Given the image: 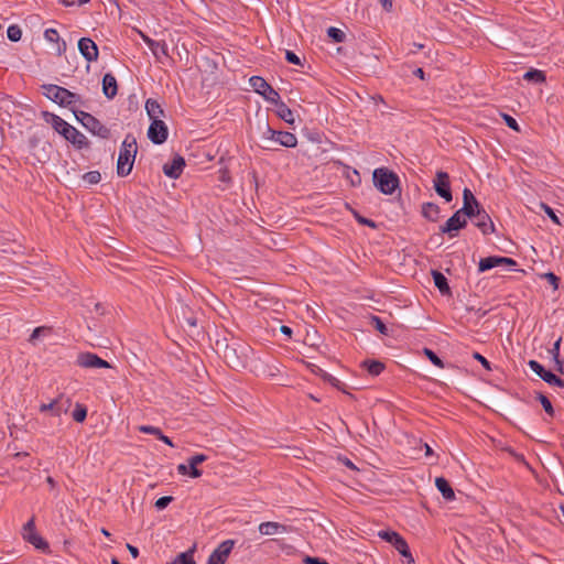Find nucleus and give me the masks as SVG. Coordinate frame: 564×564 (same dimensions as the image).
Here are the masks:
<instances>
[{
	"label": "nucleus",
	"instance_id": "2",
	"mask_svg": "<svg viewBox=\"0 0 564 564\" xmlns=\"http://www.w3.org/2000/svg\"><path fill=\"white\" fill-rule=\"evenodd\" d=\"M138 150L137 140L132 134H127L122 141L117 161V174L120 177L128 176L133 167Z\"/></svg>",
	"mask_w": 564,
	"mask_h": 564
},
{
	"label": "nucleus",
	"instance_id": "39",
	"mask_svg": "<svg viewBox=\"0 0 564 564\" xmlns=\"http://www.w3.org/2000/svg\"><path fill=\"white\" fill-rule=\"evenodd\" d=\"M83 180L88 185H95L101 181V174L99 171H89L83 175Z\"/></svg>",
	"mask_w": 564,
	"mask_h": 564
},
{
	"label": "nucleus",
	"instance_id": "58",
	"mask_svg": "<svg viewBox=\"0 0 564 564\" xmlns=\"http://www.w3.org/2000/svg\"><path fill=\"white\" fill-rule=\"evenodd\" d=\"M176 469L180 475H188L189 476V463L180 464V465H177Z\"/></svg>",
	"mask_w": 564,
	"mask_h": 564
},
{
	"label": "nucleus",
	"instance_id": "34",
	"mask_svg": "<svg viewBox=\"0 0 564 564\" xmlns=\"http://www.w3.org/2000/svg\"><path fill=\"white\" fill-rule=\"evenodd\" d=\"M542 380L545 381L550 386L564 389V380L551 371H547Z\"/></svg>",
	"mask_w": 564,
	"mask_h": 564
},
{
	"label": "nucleus",
	"instance_id": "62",
	"mask_svg": "<svg viewBox=\"0 0 564 564\" xmlns=\"http://www.w3.org/2000/svg\"><path fill=\"white\" fill-rule=\"evenodd\" d=\"M555 361V365H556V370L561 373H564V364L563 361L557 358V360H554Z\"/></svg>",
	"mask_w": 564,
	"mask_h": 564
},
{
	"label": "nucleus",
	"instance_id": "35",
	"mask_svg": "<svg viewBox=\"0 0 564 564\" xmlns=\"http://www.w3.org/2000/svg\"><path fill=\"white\" fill-rule=\"evenodd\" d=\"M327 35L335 42L341 43L346 39V34L338 28L330 26L327 29Z\"/></svg>",
	"mask_w": 564,
	"mask_h": 564
},
{
	"label": "nucleus",
	"instance_id": "24",
	"mask_svg": "<svg viewBox=\"0 0 564 564\" xmlns=\"http://www.w3.org/2000/svg\"><path fill=\"white\" fill-rule=\"evenodd\" d=\"M432 275L434 284L438 289L440 293L442 295H451L452 292L446 276L442 272L436 270L432 271Z\"/></svg>",
	"mask_w": 564,
	"mask_h": 564
},
{
	"label": "nucleus",
	"instance_id": "25",
	"mask_svg": "<svg viewBox=\"0 0 564 564\" xmlns=\"http://www.w3.org/2000/svg\"><path fill=\"white\" fill-rule=\"evenodd\" d=\"M207 460V456L204 454H195L192 457L187 459V463H189V477L192 478H198L202 476L203 471L197 468V465L204 463Z\"/></svg>",
	"mask_w": 564,
	"mask_h": 564
},
{
	"label": "nucleus",
	"instance_id": "3",
	"mask_svg": "<svg viewBox=\"0 0 564 564\" xmlns=\"http://www.w3.org/2000/svg\"><path fill=\"white\" fill-rule=\"evenodd\" d=\"M257 128L263 141H272L285 148H295L297 145V138L294 133L271 128L267 119L263 121L259 120Z\"/></svg>",
	"mask_w": 564,
	"mask_h": 564
},
{
	"label": "nucleus",
	"instance_id": "42",
	"mask_svg": "<svg viewBox=\"0 0 564 564\" xmlns=\"http://www.w3.org/2000/svg\"><path fill=\"white\" fill-rule=\"evenodd\" d=\"M371 324L380 334L388 335V327L379 316L372 315Z\"/></svg>",
	"mask_w": 564,
	"mask_h": 564
},
{
	"label": "nucleus",
	"instance_id": "53",
	"mask_svg": "<svg viewBox=\"0 0 564 564\" xmlns=\"http://www.w3.org/2000/svg\"><path fill=\"white\" fill-rule=\"evenodd\" d=\"M356 220H357L359 224H361V225H366V226H368V227H370V228H377V225H376V223H375L373 220L368 219V218H365V217H362V216H360V215H358V214H356Z\"/></svg>",
	"mask_w": 564,
	"mask_h": 564
},
{
	"label": "nucleus",
	"instance_id": "16",
	"mask_svg": "<svg viewBox=\"0 0 564 564\" xmlns=\"http://www.w3.org/2000/svg\"><path fill=\"white\" fill-rule=\"evenodd\" d=\"M480 207L478 200L469 188L463 191V207L458 210L466 217L473 218L476 210Z\"/></svg>",
	"mask_w": 564,
	"mask_h": 564
},
{
	"label": "nucleus",
	"instance_id": "45",
	"mask_svg": "<svg viewBox=\"0 0 564 564\" xmlns=\"http://www.w3.org/2000/svg\"><path fill=\"white\" fill-rule=\"evenodd\" d=\"M173 501V497L172 496H163L161 498H159L154 506L158 510H163L165 509L171 502Z\"/></svg>",
	"mask_w": 564,
	"mask_h": 564
},
{
	"label": "nucleus",
	"instance_id": "32",
	"mask_svg": "<svg viewBox=\"0 0 564 564\" xmlns=\"http://www.w3.org/2000/svg\"><path fill=\"white\" fill-rule=\"evenodd\" d=\"M394 549L404 557L406 563H414V558L410 552L409 544L404 539H402V541L399 542L398 545L394 546Z\"/></svg>",
	"mask_w": 564,
	"mask_h": 564
},
{
	"label": "nucleus",
	"instance_id": "7",
	"mask_svg": "<svg viewBox=\"0 0 564 564\" xmlns=\"http://www.w3.org/2000/svg\"><path fill=\"white\" fill-rule=\"evenodd\" d=\"M249 84L252 89L262 96L267 101L273 104L280 99L279 93L261 76H251Z\"/></svg>",
	"mask_w": 564,
	"mask_h": 564
},
{
	"label": "nucleus",
	"instance_id": "60",
	"mask_svg": "<svg viewBox=\"0 0 564 564\" xmlns=\"http://www.w3.org/2000/svg\"><path fill=\"white\" fill-rule=\"evenodd\" d=\"M413 75L419 77L420 79L424 80L425 79V72L423 70V68L421 67H417L414 72H413Z\"/></svg>",
	"mask_w": 564,
	"mask_h": 564
},
{
	"label": "nucleus",
	"instance_id": "23",
	"mask_svg": "<svg viewBox=\"0 0 564 564\" xmlns=\"http://www.w3.org/2000/svg\"><path fill=\"white\" fill-rule=\"evenodd\" d=\"M435 486L445 500L452 501L455 499V492L447 479L444 477H437L435 479Z\"/></svg>",
	"mask_w": 564,
	"mask_h": 564
},
{
	"label": "nucleus",
	"instance_id": "52",
	"mask_svg": "<svg viewBox=\"0 0 564 564\" xmlns=\"http://www.w3.org/2000/svg\"><path fill=\"white\" fill-rule=\"evenodd\" d=\"M303 563L304 564H329L319 557H314V556H310V555L304 556Z\"/></svg>",
	"mask_w": 564,
	"mask_h": 564
},
{
	"label": "nucleus",
	"instance_id": "54",
	"mask_svg": "<svg viewBox=\"0 0 564 564\" xmlns=\"http://www.w3.org/2000/svg\"><path fill=\"white\" fill-rule=\"evenodd\" d=\"M561 341H562V338H558L553 347L550 349V352L552 354L553 356V359L554 360H557V358H560V346H561Z\"/></svg>",
	"mask_w": 564,
	"mask_h": 564
},
{
	"label": "nucleus",
	"instance_id": "20",
	"mask_svg": "<svg viewBox=\"0 0 564 564\" xmlns=\"http://www.w3.org/2000/svg\"><path fill=\"white\" fill-rule=\"evenodd\" d=\"M102 93L108 99H112L118 93L117 79L111 73L102 77Z\"/></svg>",
	"mask_w": 564,
	"mask_h": 564
},
{
	"label": "nucleus",
	"instance_id": "56",
	"mask_svg": "<svg viewBox=\"0 0 564 564\" xmlns=\"http://www.w3.org/2000/svg\"><path fill=\"white\" fill-rule=\"evenodd\" d=\"M542 206H543L544 212L552 219V221H554L555 224L558 225L560 220H558L557 216L555 215L554 210L550 206H547L545 204H542Z\"/></svg>",
	"mask_w": 564,
	"mask_h": 564
},
{
	"label": "nucleus",
	"instance_id": "41",
	"mask_svg": "<svg viewBox=\"0 0 564 564\" xmlns=\"http://www.w3.org/2000/svg\"><path fill=\"white\" fill-rule=\"evenodd\" d=\"M138 430L141 433L153 435L156 438L162 436V433H163L160 427H156L153 425H140V426H138Z\"/></svg>",
	"mask_w": 564,
	"mask_h": 564
},
{
	"label": "nucleus",
	"instance_id": "29",
	"mask_svg": "<svg viewBox=\"0 0 564 564\" xmlns=\"http://www.w3.org/2000/svg\"><path fill=\"white\" fill-rule=\"evenodd\" d=\"M523 79L535 84H543L546 80V75L543 70L531 68L524 73Z\"/></svg>",
	"mask_w": 564,
	"mask_h": 564
},
{
	"label": "nucleus",
	"instance_id": "17",
	"mask_svg": "<svg viewBox=\"0 0 564 564\" xmlns=\"http://www.w3.org/2000/svg\"><path fill=\"white\" fill-rule=\"evenodd\" d=\"M140 35L156 59L160 61L162 56L169 55V47L165 41H155L142 32H140Z\"/></svg>",
	"mask_w": 564,
	"mask_h": 564
},
{
	"label": "nucleus",
	"instance_id": "27",
	"mask_svg": "<svg viewBox=\"0 0 564 564\" xmlns=\"http://www.w3.org/2000/svg\"><path fill=\"white\" fill-rule=\"evenodd\" d=\"M441 208L435 203H424L422 205V216L430 221H437L440 218Z\"/></svg>",
	"mask_w": 564,
	"mask_h": 564
},
{
	"label": "nucleus",
	"instance_id": "9",
	"mask_svg": "<svg viewBox=\"0 0 564 564\" xmlns=\"http://www.w3.org/2000/svg\"><path fill=\"white\" fill-rule=\"evenodd\" d=\"M434 189L437 195L449 203L453 199L451 181L447 172L437 171L433 180Z\"/></svg>",
	"mask_w": 564,
	"mask_h": 564
},
{
	"label": "nucleus",
	"instance_id": "49",
	"mask_svg": "<svg viewBox=\"0 0 564 564\" xmlns=\"http://www.w3.org/2000/svg\"><path fill=\"white\" fill-rule=\"evenodd\" d=\"M285 59L290 64L302 65L301 58L293 51L285 52Z\"/></svg>",
	"mask_w": 564,
	"mask_h": 564
},
{
	"label": "nucleus",
	"instance_id": "36",
	"mask_svg": "<svg viewBox=\"0 0 564 564\" xmlns=\"http://www.w3.org/2000/svg\"><path fill=\"white\" fill-rule=\"evenodd\" d=\"M536 399L540 401L545 413L549 414L550 416H554V408H553L551 401L549 400V398L546 395H544L543 393H538Z\"/></svg>",
	"mask_w": 564,
	"mask_h": 564
},
{
	"label": "nucleus",
	"instance_id": "8",
	"mask_svg": "<svg viewBox=\"0 0 564 564\" xmlns=\"http://www.w3.org/2000/svg\"><path fill=\"white\" fill-rule=\"evenodd\" d=\"M23 539L32 544L35 549L47 553L50 552V545L40 535L37 534L35 530V520L32 517L24 525H23Z\"/></svg>",
	"mask_w": 564,
	"mask_h": 564
},
{
	"label": "nucleus",
	"instance_id": "14",
	"mask_svg": "<svg viewBox=\"0 0 564 564\" xmlns=\"http://www.w3.org/2000/svg\"><path fill=\"white\" fill-rule=\"evenodd\" d=\"M78 51L88 63L96 62L98 59V46L90 37H82L78 41Z\"/></svg>",
	"mask_w": 564,
	"mask_h": 564
},
{
	"label": "nucleus",
	"instance_id": "19",
	"mask_svg": "<svg viewBox=\"0 0 564 564\" xmlns=\"http://www.w3.org/2000/svg\"><path fill=\"white\" fill-rule=\"evenodd\" d=\"M44 39L47 42L55 44V52L58 56L63 55L66 52V42L59 37V34L56 29H46L44 31Z\"/></svg>",
	"mask_w": 564,
	"mask_h": 564
},
{
	"label": "nucleus",
	"instance_id": "48",
	"mask_svg": "<svg viewBox=\"0 0 564 564\" xmlns=\"http://www.w3.org/2000/svg\"><path fill=\"white\" fill-rule=\"evenodd\" d=\"M397 532L395 531H391V530H381L378 532V536L389 543L392 542V540L394 539Z\"/></svg>",
	"mask_w": 564,
	"mask_h": 564
},
{
	"label": "nucleus",
	"instance_id": "11",
	"mask_svg": "<svg viewBox=\"0 0 564 564\" xmlns=\"http://www.w3.org/2000/svg\"><path fill=\"white\" fill-rule=\"evenodd\" d=\"M169 129L165 122L160 120H152L148 129V138L154 144H162L167 140Z\"/></svg>",
	"mask_w": 564,
	"mask_h": 564
},
{
	"label": "nucleus",
	"instance_id": "59",
	"mask_svg": "<svg viewBox=\"0 0 564 564\" xmlns=\"http://www.w3.org/2000/svg\"><path fill=\"white\" fill-rule=\"evenodd\" d=\"M127 549L128 551L130 552V554L132 555V557L137 558L139 556V550L138 547L133 546L132 544H127Z\"/></svg>",
	"mask_w": 564,
	"mask_h": 564
},
{
	"label": "nucleus",
	"instance_id": "44",
	"mask_svg": "<svg viewBox=\"0 0 564 564\" xmlns=\"http://www.w3.org/2000/svg\"><path fill=\"white\" fill-rule=\"evenodd\" d=\"M50 332H51L50 327L39 326V327L33 329V332H32V334H31V336L29 338V341L33 344L40 336L45 335V334H47Z\"/></svg>",
	"mask_w": 564,
	"mask_h": 564
},
{
	"label": "nucleus",
	"instance_id": "40",
	"mask_svg": "<svg viewBox=\"0 0 564 564\" xmlns=\"http://www.w3.org/2000/svg\"><path fill=\"white\" fill-rule=\"evenodd\" d=\"M528 366L541 379H543L549 371L536 360H529Z\"/></svg>",
	"mask_w": 564,
	"mask_h": 564
},
{
	"label": "nucleus",
	"instance_id": "50",
	"mask_svg": "<svg viewBox=\"0 0 564 564\" xmlns=\"http://www.w3.org/2000/svg\"><path fill=\"white\" fill-rule=\"evenodd\" d=\"M473 358L475 360L479 361L486 370H489V371L491 370L490 362L481 354L475 351L473 354Z\"/></svg>",
	"mask_w": 564,
	"mask_h": 564
},
{
	"label": "nucleus",
	"instance_id": "63",
	"mask_svg": "<svg viewBox=\"0 0 564 564\" xmlns=\"http://www.w3.org/2000/svg\"><path fill=\"white\" fill-rule=\"evenodd\" d=\"M46 482H47V485L50 486V488H51V489H55V488H56V486H57V482H56V481H55V479H54L53 477H51V476H48V477L46 478Z\"/></svg>",
	"mask_w": 564,
	"mask_h": 564
},
{
	"label": "nucleus",
	"instance_id": "12",
	"mask_svg": "<svg viewBox=\"0 0 564 564\" xmlns=\"http://www.w3.org/2000/svg\"><path fill=\"white\" fill-rule=\"evenodd\" d=\"M466 225V216L457 210L443 226H441L440 230L442 234H447L451 238H454L456 237V231L465 228Z\"/></svg>",
	"mask_w": 564,
	"mask_h": 564
},
{
	"label": "nucleus",
	"instance_id": "38",
	"mask_svg": "<svg viewBox=\"0 0 564 564\" xmlns=\"http://www.w3.org/2000/svg\"><path fill=\"white\" fill-rule=\"evenodd\" d=\"M8 39L12 42H18L22 37V30L19 25L12 24L7 30Z\"/></svg>",
	"mask_w": 564,
	"mask_h": 564
},
{
	"label": "nucleus",
	"instance_id": "4",
	"mask_svg": "<svg viewBox=\"0 0 564 564\" xmlns=\"http://www.w3.org/2000/svg\"><path fill=\"white\" fill-rule=\"evenodd\" d=\"M42 89L43 95L46 98L62 107H70L73 110V106L83 104L82 97L78 94H75L64 87L54 84H44Z\"/></svg>",
	"mask_w": 564,
	"mask_h": 564
},
{
	"label": "nucleus",
	"instance_id": "57",
	"mask_svg": "<svg viewBox=\"0 0 564 564\" xmlns=\"http://www.w3.org/2000/svg\"><path fill=\"white\" fill-rule=\"evenodd\" d=\"M378 1L386 12H391L393 10V1L394 0H378Z\"/></svg>",
	"mask_w": 564,
	"mask_h": 564
},
{
	"label": "nucleus",
	"instance_id": "43",
	"mask_svg": "<svg viewBox=\"0 0 564 564\" xmlns=\"http://www.w3.org/2000/svg\"><path fill=\"white\" fill-rule=\"evenodd\" d=\"M70 399L66 398L65 403L61 402V399H57V404L55 405L54 415L59 416L62 413H66L70 406Z\"/></svg>",
	"mask_w": 564,
	"mask_h": 564
},
{
	"label": "nucleus",
	"instance_id": "37",
	"mask_svg": "<svg viewBox=\"0 0 564 564\" xmlns=\"http://www.w3.org/2000/svg\"><path fill=\"white\" fill-rule=\"evenodd\" d=\"M424 355L426 358L436 367L443 369L445 367L443 360L430 348L423 349Z\"/></svg>",
	"mask_w": 564,
	"mask_h": 564
},
{
	"label": "nucleus",
	"instance_id": "26",
	"mask_svg": "<svg viewBox=\"0 0 564 564\" xmlns=\"http://www.w3.org/2000/svg\"><path fill=\"white\" fill-rule=\"evenodd\" d=\"M276 106V116L285 121L289 124L294 123V115L293 111L288 107V105L279 99L278 102H273Z\"/></svg>",
	"mask_w": 564,
	"mask_h": 564
},
{
	"label": "nucleus",
	"instance_id": "1",
	"mask_svg": "<svg viewBox=\"0 0 564 564\" xmlns=\"http://www.w3.org/2000/svg\"><path fill=\"white\" fill-rule=\"evenodd\" d=\"M42 118L46 123L51 124L58 134L70 142L77 150L89 148L90 143L88 139L79 130L69 124L59 116L50 111H43Z\"/></svg>",
	"mask_w": 564,
	"mask_h": 564
},
{
	"label": "nucleus",
	"instance_id": "31",
	"mask_svg": "<svg viewBox=\"0 0 564 564\" xmlns=\"http://www.w3.org/2000/svg\"><path fill=\"white\" fill-rule=\"evenodd\" d=\"M496 267H498L497 265V256L481 258L478 263V272L482 273V272L491 270Z\"/></svg>",
	"mask_w": 564,
	"mask_h": 564
},
{
	"label": "nucleus",
	"instance_id": "47",
	"mask_svg": "<svg viewBox=\"0 0 564 564\" xmlns=\"http://www.w3.org/2000/svg\"><path fill=\"white\" fill-rule=\"evenodd\" d=\"M544 279L553 286L554 290L558 289L560 278L553 272H547L544 274Z\"/></svg>",
	"mask_w": 564,
	"mask_h": 564
},
{
	"label": "nucleus",
	"instance_id": "51",
	"mask_svg": "<svg viewBox=\"0 0 564 564\" xmlns=\"http://www.w3.org/2000/svg\"><path fill=\"white\" fill-rule=\"evenodd\" d=\"M502 264L508 267H514L517 265V261L513 260L512 258L497 256V265Z\"/></svg>",
	"mask_w": 564,
	"mask_h": 564
},
{
	"label": "nucleus",
	"instance_id": "22",
	"mask_svg": "<svg viewBox=\"0 0 564 564\" xmlns=\"http://www.w3.org/2000/svg\"><path fill=\"white\" fill-rule=\"evenodd\" d=\"M145 110L151 121L160 120L164 117V110L155 99L150 98L145 101Z\"/></svg>",
	"mask_w": 564,
	"mask_h": 564
},
{
	"label": "nucleus",
	"instance_id": "46",
	"mask_svg": "<svg viewBox=\"0 0 564 564\" xmlns=\"http://www.w3.org/2000/svg\"><path fill=\"white\" fill-rule=\"evenodd\" d=\"M502 117H503V120H505L507 127H509L510 129H512L516 132H520L519 123L517 122V120L513 117H511L510 115H507V113H503Z\"/></svg>",
	"mask_w": 564,
	"mask_h": 564
},
{
	"label": "nucleus",
	"instance_id": "10",
	"mask_svg": "<svg viewBox=\"0 0 564 564\" xmlns=\"http://www.w3.org/2000/svg\"><path fill=\"white\" fill-rule=\"evenodd\" d=\"M235 546L234 540L223 541L208 556L206 564H226L232 549Z\"/></svg>",
	"mask_w": 564,
	"mask_h": 564
},
{
	"label": "nucleus",
	"instance_id": "5",
	"mask_svg": "<svg viewBox=\"0 0 564 564\" xmlns=\"http://www.w3.org/2000/svg\"><path fill=\"white\" fill-rule=\"evenodd\" d=\"M375 186L384 195H392L400 186L399 176L387 167H378L372 173Z\"/></svg>",
	"mask_w": 564,
	"mask_h": 564
},
{
	"label": "nucleus",
	"instance_id": "21",
	"mask_svg": "<svg viewBox=\"0 0 564 564\" xmlns=\"http://www.w3.org/2000/svg\"><path fill=\"white\" fill-rule=\"evenodd\" d=\"M288 527L279 522L267 521L259 524V532L262 535H273L278 533H286Z\"/></svg>",
	"mask_w": 564,
	"mask_h": 564
},
{
	"label": "nucleus",
	"instance_id": "13",
	"mask_svg": "<svg viewBox=\"0 0 564 564\" xmlns=\"http://www.w3.org/2000/svg\"><path fill=\"white\" fill-rule=\"evenodd\" d=\"M82 368H110V364L94 352H80L76 360Z\"/></svg>",
	"mask_w": 564,
	"mask_h": 564
},
{
	"label": "nucleus",
	"instance_id": "15",
	"mask_svg": "<svg viewBox=\"0 0 564 564\" xmlns=\"http://www.w3.org/2000/svg\"><path fill=\"white\" fill-rule=\"evenodd\" d=\"M473 218H475V226L479 228L484 235H489L495 231V225L490 216L481 206L476 210Z\"/></svg>",
	"mask_w": 564,
	"mask_h": 564
},
{
	"label": "nucleus",
	"instance_id": "18",
	"mask_svg": "<svg viewBox=\"0 0 564 564\" xmlns=\"http://www.w3.org/2000/svg\"><path fill=\"white\" fill-rule=\"evenodd\" d=\"M185 167V160L183 156L176 154L171 162L163 165V173L170 178H178Z\"/></svg>",
	"mask_w": 564,
	"mask_h": 564
},
{
	"label": "nucleus",
	"instance_id": "64",
	"mask_svg": "<svg viewBox=\"0 0 564 564\" xmlns=\"http://www.w3.org/2000/svg\"><path fill=\"white\" fill-rule=\"evenodd\" d=\"M328 381H329L334 387H336V388H338V389H339L340 381H339L337 378H335V377H333V376H330V375H329V376H328Z\"/></svg>",
	"mask_w": 564,
	"mask_h": 564
},
{
	"label": "nucleus",
	"instance_id": "55",
	"mask_svg": "<svg viewBox=\"0 0 564 564\" xmlns=\"http://www.w3.org/2000/svg\"><path fill=\"white\" fill-rule=\"evenodd\" d=\"M57 404V399L56 400H53L52 402L45 404H41L40 406V411L41 412H46V411H51L52 414L54 415V411H55V405Z\"/></svg>",
	"mask_w": 564,
	"mask_h": 564
},
{
	"label": "nucleus",
	"instance_id": "61",
	"mask_svg": "<svg viewBox=\"0 0 564 564\" xmlns=\"http://www.w3.org/2000/svg\"><path fill=\"white\" fill-rule=\"evenodd\" d=\"M159 440L165 443L166 445L174 447L172 440L169 436L164 435L163 433L162 436L159 437Z\"/></svg>",
	"mask_w": 564,
	"mask_h": 564
},
{
	"label": "nucleus",
	"instance_id": "28",
	"mask_svg": "<svg viewBox=\"0 0 564 564\" xmlns=\"http://www.w3.org/2000/svg\"><path fill=\"white\" fill-rule=\"evenodd\" d=\"M361 367L365 368L372 377L379 376L384 370V364L378 360H365L362 361Z\"/></svg>",
	"mask_w": 564,
	"mask_h": 564
},
{
	"label": "nucleus",
	"instance_id": "33",
	"mask_svg": "<svg viewBox=\"0 0 564 564\" xmlns=\"http://www.w3.org/2000/svg\"><path fill=\"white\" fill-rule=\"evenodd\" d=\"M73 420L83 423L87 417V408L82 403H76L75 409L72 413Z\"/></svg>",
	"mask_w": 564,
	"mask_h": 564
},
{
	"label": "nucleus",
	"instance_id": "6",
	"mask_svg": "<svg viewBox=\"0 0 564 564\" xmlns=\"http://www.w3.org/2000/svg\"><path fill=\"white\" fill-rule=\"evenodd\" d=\"M73 112L76 119L87 129L91 134L97 135L101 139H108L110 137V130L102 124L95 116L84 110H75Z\"/></svg>",
	"mask_w": 564,
	"mask_h": 564
},
{
	"label": "nucleus",
	"instance_id": "30",
	"mask_svg": "<svg viewBox=\"0 0 564 564\" xmlns=\"http://www.w3.org/2000/svg\"><path fill=\"white\" fill-rule=\"evenodd\" d=\"M196 551V544H193L191 549L176 556L174 560L175 564H196L194 553Z\"/></svg>",
	"mask_w": 564,
	"mask_h": 564
}]
</instances>
